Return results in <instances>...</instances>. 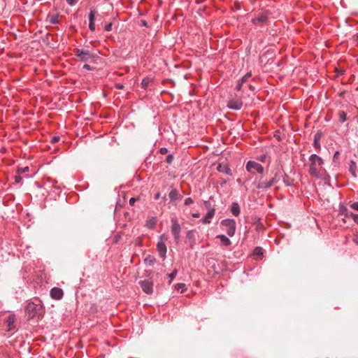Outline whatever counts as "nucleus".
<instances>
[{
    "mask_svg": "<svg viewBox=\"0 0 358 358\" xmlns=\"http://www.w3.org/2000/svg\"><path fill=\"white\" fill-rule=\"evenodd\" d=\"M310 169L309 173L311 176L315 178H320L322 172L324 171L322 165L324 164L323 159L315 154H313L309 157Z\"/></svg>",
    "mask_w": 358,
    "mask_h": 358,
    "instance_id": "1",
    "label": "nucleus"
},
{
    "mask_svg": "<svg viewBox=\"0 0 358 358\" xmlns=\"http://www.w3.org/2000/svg\"><path fill=\"white\" fill-rule=\"evenodd\" d=\"M26 312L29 319L39 317L43 313V306L40 301H38V303L29 302L27 305Z\"/></svg>",
    "mask_w": 358,
    "mask_h": 358,
    "instance_id": "2",
    "label": "nucleus"
},
{
    "mask_svg": "<svg viewBox=\"0 0 358 358\" xmlns=\"http://www.w3.org/2000/svg\"><path fill=\"white\" fill-rule=\"evenodd\" d=\"M221 225L225 227V231L228 236L232 237L236 231V222L232 219L223 220Z\"/></svg>",
    "mask_w": 358,
    "mask_h": 358,
    "instance_id": "3",
    "label": "nucleus"
},
{
    "mask_svg": "<svg viewBox=\"0 0 358 358\" xmlns=\"http://www.w3.org/2000/svg\"><path fill=\"white\" fill-rule=\"evenodd\" d=\"M245 168L246 170L252 174H255V171L259 173H262L264 171V167L262 165L255 161H248L246 164Z\"/></svg>",
    "mask_w": 358,
    "mask_h": 358,
    "instance_id": "4",
    "label": "nucleus"
},
{
    "mask_svg": "<svg viewBox=\"0 0 358 358\" xmlns=\"http://www.w3.org/2000/svg\"><path fill=\"white\" fill-rule=\"evenodd\" d=\"M181 227L178 224L177 220L176 218L171 219V232L173 235L175 241L176 243H178L180 240V234Z\"/></svg>",
    "mask_w": 358,
    "mask_h": 358,
    "instance_id": "5",
    "label": "nucleus"
},
{
    "mask_svg": "<svg viewBox=\"0 0 358 358\" xmlns=\"http://www.w3.org/2000/svg\"><path fill=\"white\" fill-rule=\"evenodd\" d=\"M76 56L79 58V59L82 62H87L91 59H94L96 55L91 53L87 50H80L77 49L76 50Z\"/></svg>",
    "mask_w": 358,
    "mask_h": 358,
    "instance_id": "6",
    "label": "nucleus"
},
{
    "mask_svg": "<svg viewBox=\"0 0 358 358\" xmlns=\"http://www.w3.org/2000/svg\"><path fill=\"white\" fill-rule=\"evenodd\" d=\"M164 237V235H162L160 236V241H158V243L157 244V249L159 252V255L163 260H164L166 257V251H167L166 245L164 241H163Z\"/></svg>",
    "mask_w": 358,
    "mask_h": 358,
    "instance_id": "7",
    "label": "nucleus"
},
{
    "mask_svg": "<svg viewBox=\"0 0 358 358\" xmlns=\"http://www.w3.org/2000/svg\"><path fill=\"white\" fill-rule=\"evenodd\" d=\"M273 185L271 179L267 180L265 179L263 176H262L258 180L256 187L259 189H267L272 187Z\"/></svg>",
    "mask_w": 358,
    "mask_h": 358,
    "instance_id": "8",
    "label": "nucleus"
},
{
    "mask_svg": "<svg viewBox=\"0 0 358 358\" xmlns=\"http://www.w3.org/2000/svg\"><path fill=\"white\" fill-rule=\"evenodd\" d=\"M268 21V16L266 12L261 13L258 16L252 19L251 22L254 24H265Z\"/></svg>",
    "mask_w": 358,
    "mask_h": 358,
    "instance_id": "9",
    "label": "nucleus"
},
{
    "mask_svg": "<svg viewBox=\"0 0 358 358\" xmlns=\"http://www.w3.org/2000/svg\"><path fill=\"white\" fill-rule=\"evenodd\" d=\"M139 285H141V289H143V291L148 294H151L153 292V283L152 282L148 280H141L139 282Z\"/></svg>",
    "mask_w": 358,
    "mask_h": 358,
    "instance_id": "10",
    "label": "nucleus"
},
{
    "mask_svg": "<svg viewBox=\"0 0 358 358\" xmlns=\"http://www.w3.org/2000/svg\"><path fill=\"white\" fill-rule=\"evenodd\" d=\"M227 106L234 110H240L243 106V102L241 99H231L228 101Z\"/></svg>",
    "mask_w": 358,
    "mask_h": 358,
    "instance_id": "11",
    "label": "nucleus"
},
{
    "mask_svg": "<svg viewBox=\"0 0 358 358\" xmlns=\"http://www.w3.org/2000/svg\"><path fill=\"white\" fill-rule=\"evenodd\" d=\"M64 292L61 288L53 287L50 290V296L52 299L59 300L63 297Z\"/></svg>",
    "mask_w": 358,
    "mask_h": 358,
    "instance_id": "12",
    "label": "nucleus"
},
{
    "mask_svg": "<svg viewBox=\"0 0 358 358\" xmlns=\"http://www.w3.org/2000/svg\"><path fill=\"white\" fill-rule=\"evenodd\" d=\"M217 171L220 173H224L228 176H232V171L229 166H228V164H219L218 166H217Z\"/></svg>",
    "mask_w": 358,
    "mask_h": 358,
    "instance_id": "13",
    "label": "nucleus"
},
{
    "mask_svg": "<svg viewBox=\"0 0 358 358\" xmlns=\"http://www.w3.org/2000/svg\"><path fill=\"white\" fill-rule=\"evenodd\" d=\"M252 74L250 72L247 73L244 76L241 78L238 82V84L236 87V89L240 91L242 89V87L244 83H247L249 78L251 77Z\"/></svg>",
    "mask_w": 358,
    "mask_h": 358,
    "instance_id": "14",
    "label": "nucleus"
},
{
    "mask_svg": "<svg viewBox=\"0 0 358 358\" xmlns=\"http://www.w3.org/2000/svg\"><path fill=\"white\" fill-rule=\"evenodd\" d=\"M215 208H210L206 216L201 220L202 222L205 224H210L211 222V219L215 215Z\"/></svg>",
    "mask_w": 358,
    "mask_h": 358,
    "instance_id": "15",
    "label": "nucleus"
},
{
    "mask_svg": "<svg viewBox=\"0 0 358 358\" xmlns=\"http://www.w3.org/2000/svg\"><path fill=\"white\" fill-rule=\"evenodd\" d=\"M47 21H48L52 24H57L59 23V15H48Z\"/></svg>",
    "mask_w": 358,
    "mask_h": 358,
    "instance_id": "16",
    "label": "nucleus"
},
{
    "mask_svg": "<svg viewBox=\"0 0 358 358\" xmlns=\"http://www.w3.org/2000/svg\"><path fill=\"white\" fill-rule=\"evenodd\" d=\"M231 212L236 217L239 215L241 210H240L239 205L237 203H233L231 204Z\"/></svg>",
    "mask_w": 358,
    "mask_h": 358,
    "instance_id": "17",
    "label": "nucleus"
},
{
    "mask_svg": "<svg viewBox=\"0 0 358 358\" xmlns=\"http://www.w3.org/2000/svg\"><path fill=\"white\" fill-rule=\"evenodd\" d=\"M321 136H322V134H320V133H317V134L315 135V136H314L313 145H314V147H315L317 150H320V141Z\"/></svg>",
    "mask_w": 358,
    "mask_h": 358,
    "instance_id": "18",
    "label": "nucleus"
},
{
    "mask_svg": "<svg viewBox=\"0 0 358 358\" xmlns=\"http://www.w3.org/2000/svg\"><path fill=\"white\" fill-rule=\"evenodd\" d=\"M217 238H219L221 243L225 246H229L231 244V242L229 240V238L224 235H218L217 236Z\"/></svg>",
    "mask_w": 358,
    "mask_h": 358,
    "instance_id": "19",
    "label": "nucleus"
},
{
    "mask_svg": "<svg viewBox=\"0 0 358 358\" xmlns=\"http://www.w3.org/2000/svg\"><path fill=\"white\" fill-rule=\"evenodd\" d=\"M349 171L354 178L357 177V164L355 162L351 161L349 166Z\"/></svg>",
    "mask_w": 358,
    "mask_h": 358,
    "instance_id": "20",
    "label": "nucleus"
},
{
    "mask_svg": "<svg viewBox=\"0 0 358 358\" xmlns=\"http://www.w3.org/2000/svg\"><path fill=\"white\" fill-rule=\"evenodd\" d=\"M282 176H283V175H282V172L280 170H278L275 172L274 176L271 179L273 183L275 184V183L278 182Z\"/></svg>",
    "mask_w": 358,
    "mask_h": 358,
    "instance_id": "21",
    "label": "nucleus"
},
{
    "mask_svg": "<svg viewBox=\"0 0 358 358\" xmlns=\"http://www.w3.org/2000/svg\"><path fill=\"white\" fill-rule=\"evenodd\" d=\"M152 83V79L149 77H146L143 79L141 82V87L144 90L148 89L149 85Z\"/></svg>",
    "mask_w": 358,
    "mask_h": 358,
    "instance_id": "22",
    "label": "nucleus"
},
{
    "mask_svg": "<svg viewBox=\"0 0 358 358\" xmlns=\"http://www.w3.org/2000/svg\"><path fill=\"white\" fill-rule=\"evenodd\" d=\"M144 262L146 264H148L150 266H152L155 264V262H156V259L155 258L152 256V255H148L147 256L145 259H144Z\"/></svg>",
    "mask_w": 358,
    "mask_h": 358,
    "instance_id": "23",
    "label": "nucleus"
},
{
    "mask_svg": "<svg viewBox=\"0 0 358 358\" xmlns=\"http://www.w3.org/2000/svg\"><path fill=\"white\" fill-rule=\"evenodd\" d=\"M253 254L257 257H259L260 259L263 257L264 255V250L261 247H256L254 249Z\"/></svg>",
    "mask_w": 358,
    "mask_h": 358,
    "instance_id": "24",
    "label": "nucleus"
},
{
    "mask_svg": "<svg viewBox=\"0 0 358 358\" xmlns=\"http://www.w3.org/2000/svg\"><path fill=\"white\" fill-rule=\"evenodd\" d=\"M156 223H157L156 218L152 217L151 219H150L149 220L147 221L146 227L148 229H153L155 227Z\"/></svg>",
    "mask_w": 358,
    "mask_h": 358,
    "instance_id": "25",
    "label": "nucleus"
},
{
    "mask_svg": "<svg viewBox=\"0 0 358 358\" xmlns=\"http://www.w3.org/2000/svg\"><path fill=\"white\" fill-rule=\"evenodd\" d=\"M169 196L171 201H175L178 198V192L176 189H173Z\"/></svg>",
    "mask_w": 358,
    "mask_h": 358,
    "instance_id": "26",
    "label": "nucleus"
},
{
    "mask_svg": "<svg viewBox=\"0 0 358 358\" xmlns=\"http://www.w3.org/2000/svg\"><path fill=\"white\" fill-rule=\"evenodd\" d=\"M339 121L343 123L347 120V114L343 110H340L338 113Z\"/></svg>",
    "mask_w": 358,
    "mask_h": 358,
    "instance_id": "27",
    "label": "nucleus"
},
{
    "mask_svg": "<svg viewBox=\"0 0 358 358\" xmlns=\"http://www.w3.org/2000/svg\"><path fill=\"white\" fill-rule=\"evenodd\" d=\"M6 322L8 323V326L9 327V329H12V325L15 322V316L14 315H9L7 318Z\"/></svg>",
    "mask_w": 358,
    "mask_h": 358,
    "instance_id": "28",
    "label": "nucleus"
},
{
    "mask_svg": "<svg viewBox=\"0 0 358 358\" xmlns=\"http://www.w3.org/2000/svg\"><path fill=\"white\" fill-rule=\"evenodd\" d=\"M283 177V182L285 185L287 186H291L292 185V181L291 178L287 175L284 174Z\"/></svg>",
    "mask_w": 358,
    "mask_h": 358,
    "instance_id": "29",
    "label": "nucleus"
},
{
    "mask_svg": "<svg viewBox=\"0 0 358 358\" xmlns=\"http://www.w3.org/2000/svg\"><path fill=\"white\" fill-rule=\"evenodd\" d=\"M95 16H96V11L94 10L91 9L90 12L89 13V21H90V22H94Z\"/></svg>",
    "mask_w": 358,
    "mask_h": 358,
    "instance_id": "30",
    "label": "nucleus"
},
{
    "mask_svg": "<svg viewBox=\"0 0 358 358\" xmlns=\"http://www.w3.org/2000/svg\"><path fill=\"white\" fill-rule=\"evenodd\" d=\"M178 273V271L174 269L171 273L167 274L168 277L170 278L169 283H171L172 280L175 278Z\"/></svg>",
    "mask_w": 358,
    "mask_h": 358,
    "instance_id": "31",
    "label": "nucleus"
},
{
    "mask_svg": "<svg viewBox=\"0 0 358 358\" xmlns=\"http://www.w3.org/2000/svg\"><path fill=\"white\" fill-rule=\"evenodd\" d=\"M29 171V167L28 166H25V167H18L17 169V173L18 174H21V173H26Z\"/></svg>",
    "mask_w": 358,
    "mask_h": 358,
    "instance_id": "32",
    "label": "nucleus"
},
{
    "mask_svg": "<svg viewBox=\"0 0 358 358\" xmlns=\"http://www.w3.org/2000/svg\"><path fill=\"white\" fill-rule=\"evenodd\" d=\"M177 290L181 289V292H183L185 289V284L184 283H178L175 286Z\"/></svg>",
    "mask_w": 358,
    "mask_h": 358,
    "instance_id": "33",
    "label": "nucleus"
},
{
    "mask_svg": "<svg viewBox=\"0 0 358 358\" xmlns=\"http://www.w3.org/2000/svg\"><path fill=\"white\" fill-rule=\"evenodd\" d=\"M113 23L110 22L105 25L104 30L106 31H110L112 30Z\"/></svg>",
    "mask_w": 358,
    "mask_h": 358,
    "instance_id": "34",
    "label": "nucleus"
},
{
    "mask_svg": "<svg viewBox=\"0 0 358 358\" xmlns=\"http://www.w3.org/2000/svg\"><path fill=\"white\" fill-rule=\"evenodd\" d=\"M173 160V156L172 155H167L165 161L168 164H171Z\"/></svg>",
    "mask_w": 358,
    "mask_h": 358,
    "instance_id": "35",
    "label": "nucleus"
},
{
    "mask_svg": "<svg viewBox=\"0 0 358 358\" xmlns=\"http://www.w3.org/2000/svg\"><path fill=\"white\" fill-rule=\"evenodd\" d=\"M194 203V201L192 198H187L185 200V206H189V205H191Z\"/></svg>",
    "mask_w": 358,
    "mask_h": 358,
    "instance_id": "36",
    "label": "nucleus"
},
{
    "mask_svg": "<svg viewBox=\"0 0 358 358\" xmlns=\"http://www.w3.org/2000/svg\"><path fill=\"white\" fill-rule=\"evenodd\" d=\"M138 199H139V197H136V198H135V197H132V198H131V199H129V205H130V206H134V203H135V202H136V201H138Z\"/></svg>",
    "mask_w": 358,
    "mask_h": 358,
    "instance_id": "37",
    "label": "nucleus"
},
{
    "mask_svg": "<svg viewBox=\"0 0 358 358\" xmlns=\"http://www.w3.org/2000/svg\"><path fill=\"white\" fill-rule=\"evenodd\" d=\"M89 29L92 31H95V24H94V22H90V24H89Z\"/></svg>",
    "mask_w": 358,
    "mask_h": 358,
    "instance_id": "38",
    "label": "nucleus"
},
{
    "mask_svg": "<svg viewBox=\"0 0 358 358\" xmlns=\"http://www.w3.org/2000/svg\"><path fill=\"white\" fill-rule=\"evenodd\" d=\"M345 216L346 217H351L353 219V215H355L356 214L353 213H351V212H348V210L345 208Z\"/></svg>",
    "mask_w": 358,
    "mask_h": 358,
    "instance_id": "39",
    "label": "nucleus"
},
{
    "mask_svg": "<svg viewBox=\"0 0 358 358\" xmlns=\"http://www.w3.org/2000/svg\"><path fill=\"white\" fill-rule=\"evenodd\" d=\"M204 206L205 207L208 209V210L210 209V208H214L213 207L211 206V203H210V201H204Z\"/></svg>",
    "mask_w": 358,
    "mask_h": 358,
    "instance_id": "40",
    "label": "nucleus"
},
{
    "mask_svg": "<svg viewBox=\"0 0 358 358\" xmlns=\"http://www.w3.org/2000/svg\"><path fill=\"white\" fill-rule=\"evenodd\" d=\"M350 208L358 211V202H355L351 204Z\"/></svg>",
    "mask_w": 358,
    "mask_h": 358,
    "instance_id": "41",
    "label": "nucleus"
},
{
    "mask_svg": "<svg viewBox=\"0 0 358 358\" xmlns=\"http://www.w3.org/2000/svg\"><path fill=\"white\" fill-rule=\"evenodd\" d=\"M60 138L59 136H53L51 139L52 143H56L59 141Z\"/></svg>",
    "mask_w": 358,
    "mask_h": 358,
    "instance_id": "42",
    "label": "nucleus"
},
{
    "mask_svg": "<svg viewBox=\"0 0 358 358\" xmlns=\"http://www.w3.org/2000/svg\"><path fill=\"white\" fill-rule=\"evenodd\" d=\"M20 175V174H18V175L15 176V182L16 183H20L22 180V177Z\"/></svg>",
    "mask_w": 358,
    "mask_h": 358,
    "instance_id": "43",
    "label": "nucleus"
},
{
    "mask_svg": "<svg viewBox=\"0 0 358 358\" xmlns=\"http://www.w3.org/2000/svg\"><path fill=\"white\" fill-rule=\"evenodd\" d=\"M124 86L123 84L121 83H117L115 84V88L117 90H122L124 89Z\"/></svg>",
    "mask_w": 358,
    "mask_h": 358,
    "instance_id": "44",
    "label": "nucleus"
},
{
    "mask_svg": "<svg viewBox=\"0 0 358 358\" xmlns=\"http://www.w3.org/2000/svg\"><path fill=\"white\" fill-rule=\"evenodd\" d=\"M167 152H168V149H167V148H162L160 149V153H161L162 155H165V154H166Z\"/></svg>",
    "mask_w": 358,
    "mask_h": 358,
    "instance_id": "45",
    "label": "nucleus"
},
{
    "mask_svg": "<svg viewBox=\"0 0 358 358\" xmlns=\"http://www.w3.org/2000/svg\"><path fill=\"white\" fill-rule=\"evenodd\" d=\"M83 69H85L86 70H88V71H91L92 70V67L89 64H85L83 66Z\"/></svg>",
    "mask_w": 358,
    "mask_h": 358,
    "instance_id": "46",
    "label": "nucleus"
},
{
    "mask_svg": "<svg viewBox=\"0 0 358 358\" xmlns=\"http://www.w3.org/2000/svg\"><path fill=\"white\" fill-rule=\"evenodd\" d=\"M352 241L355 244L358 245V235L355 236Z\"/></svg>",
    "mask_w": 358,
    "mask_h": 358,
    "instance_id": "47",
    "label": "nucleus"
},
{
    "mask_svg": "<svg viewBox=\"0 0 358 358\" xmlns=\"http://www.w3.org/2000/svg\"><path fill=\"white\" fill-rule=\"evenodd\" d=\"M353 220L355 223L358 224V215L356 214L355 215H353Z\"/></svg>",
    "mask_w": 358,
    "mask_h": 358,
    "instance_id": "48",
    "label": "nucleus"
},
{
    "mask_svg": "<svg viewBox=\"0 0 358 358\" xmlns=\"http://www.w3.org/2000/svg\"><path fill=\"white\" fill-rule=\"evenodd\" d=\"M160 196H161L160 193H157V194L155 195L154 199H155V200H158V199L160 198Z\"/></svg>",
    "mask_w": 358,
    "mask_h": 358,
    "instance_id": "49",
    "label": "nucleus"
},
{
    "mask_svg": "<svg viewBox=\"0 0 358 358\" xmlns=\"http://www.w3.org/2000/svg\"><path fill=\"white\" fill-rule=\"evenodd\" d=\"M66 1L70 5H73L76 3L75 0H66Z\"/></svg>",
    "mask_w": 358,
    "mask_h": 358,
    "instance_id": "50",
    "label": "nucleus"
},
{
    "mask_svg": "<svg viewBox=\"0 0 358 358\" xmlns=\"http://www.w3.org/2000/svg\"><path fill=\"white\" fill-rule=\"evenodd\" d=\"M262 228H263V225H262L261 223H259V224H257V229L258 230H260V229H262Z\"/></svg>",
    "mask_w": 358,
    "mask_h": 358,
    "instance_id": "51",
    "label": "nucleus"
},
{
    "mask_svg": "<svg viewBox=\"0 0 358 358\" xmlns=\"http://www.w3.org/2000/svg\"><path fill=\"white\" fill-rule=\"evenodd\" d=\"M248 87H249V89H250L251 91L255 90V87H254V86H252V85H250V84H249V85H248Z\"/></svg>",
    "mask_w": 358,
    "mask_h": 358,
    "instance_id": "52",
    "label": "nucleus"
},
{
    "mask_svg": "<svg viewBox=\"0 0 358 358\" xmlns=\"http://www.w3.org/2000/svg\"><path fill=\"white\" fill-rule=\"evenodd\" d=\"M338 155H339V152L338 151L336 152L334 155V158L335 159V158L338 157Z\"/></svg>",
    "mask_w": 358,
    "mask_h": 358,
    "instance_id": "53",
    "label": "nucleus"
},
{
    "mask_svg": "<svg viewBox=\"0 0 358 358\" xmlns=\"http://www.w3.org/2000/svg\"><path fill=\"white\" fill-rule=\"evenodd\" d=\"M192 216H193L194 217H199V213H194V214H192Z\"/></svg>",
    "mask_w": 358,
    "mask_h": 358,
    "instance_id": "54",
    "label": "nucleus"
},
{
    "mask_svg": "<svg viewBox=\"0 0 358 358\" xmlns=\"http://www.w3.org/2000/svg\"><path fill=\"white\" fill-rule=\"evenodd\" d=\"M226 182H227V181L224 180V181H222V182L221 184L223 185V184H225Z\"/></svg>",
    "mask_w": 358,
    "mask_h": 358,
    "instance_id": "55",
    "label": "nucleus"
},
{
    "mask_svg": "<svg viewBox=\"0 0 358 358\" xmlns=\"http://www.w3.org/2000/svg\"><path fill=\"white\" fill-rule=\"evenodd\" d=\"M190 234H191V231H188L187 236H189Z\"/></svg>",
    "mask_w": 358,
    "mask_h": 358,
    "instance_id": "56",
    "label": "nucleus"
},
{
    "mask_svg": "<svg viewBox=\"0 0 358 358\" xmlns=\"http://www.w3.org/2000/svg\"><path fill=\"white\" fill-rule=\"evenodd\" d=\"M357 63H358V58H357Z\"/></svg>",
    "mask_w": 358,
    "mask_h": 358,
    "instance_id": "57",
    "label": "nucleus"
}]
</instances>
